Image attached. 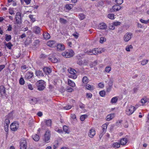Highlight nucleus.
<instances>
[{
  "instance_id": "obj_42",
  "label": "nucleus",
  "mask_w": 149,
  "mask_h": 149,
  "mask_svg": "<svg viewBox=\"0 0 149 149\" xmlns=\"http://www.w3.org/2000/svg\"><path fill=\"white\" fill-rule=\"evenodd\" d=\"M133 48L132 46L131 45H128L126 47L125 49L126 51L128 52L130 51V49H132Z\"/></svg>"
},
{
  "instance_id": "obj_35",
  "label": "nucleus",
  "mask_w": 149,
  "mask_h": 149,
  "mask_svg": "<svg viewBox=\"0 0 149 149\" xmlns=\"http://www.w3.org/2000/svg\"><path fill=\"white\" fill-rule=\"evenodd\" d=\"M11 39V37L10 35H8L6 34L5 35V40L7 41H9Z\"/></svg>"
},
{
  "instance_id": "obj_50",
  "label": "nucleus",
  "mask_w": 149,
  "mask_h": 149,
  "mask_svg": "<svg viewBox=\"0 0 149 149\" xmlns=\"http://www.w3.org/2000/svg\"><path fill=\"white\" fill-rule=\"evenodd\" d=\"M105 132L103 131L102 130L100 132V134L99 135V137L101 139L103 136V135L105 133Z\"/></svg>"
},
{
  "instance_id": "obj_23",
  "label": "nucleus",
  "mask_w": 149,
  "mask_h": 149,
  "mask_svg": "<svg viewBox=\"0 0 149 149\" xmlns=\"http://www.w3.org/2000/svg\"><path fill=\"white\" fill-rule=\"evenodd\" d=\"M46 125L48 126L51 127L52 123V121L51 119L46 120H45Z\"/></svg>"
},
{
  "instance_id": "obj_63",
  "label": "nucleus",
  "mask_w": 149,
  "mask_h": 149,
  "mask_svg": "<svg viewBox=\"0 0 149 149\" xmlns=\"http://www.w3.org/2000/svg\"><path fill=\"white\" fill-rule=\"evenodd\" d=\"M28 68V67H27L26 65H24L21 66V69L22 70H24Z\"/></svg>"
},
{
  "instance_id": "obj_10",
  "label": "nucleus",
  "mask_w": 149,
  "mask_h": 149,
  "mask_svg": "<svg viewBox=\"0 0 149 149\" xmlns=\"http://www.w3.org/2000/svg\"><path fill=\"white\" fill-rule=\"evenodd\" d=\"M133 34L131 33H125L123 37V40L125 42H127L132 38Z\"/></svg>"
},
{
  "instance_id": "obj_41",
  "label": "nucleus",
  "mask_w": 149,
  "mask_h": 149,
  "mask_svg": "<svg viewBox=\"0 0 149 149\" xmlns=\"http://www.w3.org/2000/svg\"><path fill=\"white\" fill-rule=\"evenodd\" d=\"M59 21L60 23L64 24H65L67 22V21L66 20L64 19L63 18H60Z\"/></svg>"
},
{
  "instance_id": "obj_36",
  "label": "nucleus",
  "mask_w": 149,
  "mask_h": 149,
  "mask_svg": "<svg viewBox=\"0 0 149 149\" xmlns=\"http://www.w3.org/2000/svg\"><path fill=\"white\" fill-rule=\"evenodd\" d=\"M37 99L35 98H33L31 100V103L32 104H35L37 102Z\"/></svg>"
},
{
  "instance_id": "obj_33",
  "label": "nucleus",
  "mask_w": 149,
  "mask_h": 149,
  "mask_svg": "<svg viewBox=\"0 0 149 149\" xmlns=\"http://www.w3.org/2000/svg\"><path fill=\"white\" fill-rule=\"evenodd\" d=\"M82 81L83 83L87 84L88 82V79L86 76H84L83 78Z\"/></svg>"
},
{
  "instance_id": "obj_53",
  "label": "nucleus",
  "mask_w": 149,
  "mask_h": 149,
  "mask_svg": "<svg viewBox=\"0 0 149 149\" xmlns=\"http://www.w3.org/2000/svg\"><path fill=\"white\" fill-rule=\"evenodd\" d=\"M113 23L115 26H119L121 24V22H120L118 21L113 22Z\"/></svg>"
},
{
  "instance_id": "obj_8",
  "label": "nucleus",
  "mask_w": 149,
  "mask_h": 149,
  "mask_svg": "<svg viewBox=\"0 0 149 149\" xmlns=\"http://www.w3.org/2000/svg\"><path fill=\"white\" fill-rule=\"evenodd\" d=\"M19 124L17 122H14L12 123L10 125V128L12 131H17L19 127Z\"/></svg>"
},
{
  "instance_id": "obj_4",
  "label": "nucleus",
  "mask_w": 149,
  "mask_h": 149,
  "mask_svg": "<svg viewBox=\"0 0 149 149\" xmlns=\"http://www.w3.org/2000/svg\"><path fill=\"white\" fill-rule=\"evenodd\" d=\"M15 21L14 22V24H19L22 23V17L21 14L20 12H17L15 15Z\"/></svg>"
},
{
  "instance_id": "obj_58",
  "label": "nucleus",
  "mask_w": 149,
  "mask_h": 149,
  "mask_svg": "<svg viewBox=\"0 0 149 149\" xmlns=\"http://www.w3.org/2000/svg\"><path fill=\"white\" fill-rule=\"evenodd\" d=\"M72 108L71 106L70 105H68L65 107H63L64 109L66 110H69L70 109Z\"/></svg>"
},
{
  "instance_id": "obj_34",
  "label": "nucleus",
  "mask_w": 149,
  "mask_h": 149,
  "mask_svg": "<svg viewBox=\"0 0 149 149\" xmlns=\"http://www.w3.org/2000/svg\"><path fill=\"white\" fill-rule=\"evenodd\" d=\"M50 60L52 62L54 63H56L58 61L57 59L54 57H52L50 58Z\"/></svg>"
},
{
  "instance_id": "obj_64",
  "label": "nucleus",
  "mask_w": 149,
  "mask_h": 149,
  "mask_svg": "<svg viewBox=\"0 0 149 149\" xmlns=\"http://www.w3.org/2000/svg\"><path fill=\"white\" fill-rule=\"evenodd\" d=\"M98 86L99 87L102 88L104 87V84L103 83H100L98 84Z\"/></svg>"
},
{
  "instance_id": "obj_60",
  "label": "nucleus",
  "mask_w": 149,
  "mask_h": 149,
  "mask_svg": "<svg viewBox=\"0 0 149 149\" xmlns=\"http://www.w3.org/2000/svg\"><path fill=\"white\" fill-rule=\"evenodd\" d=\"M79 107L82 109H84L85 108V105L84 104L82 103H80L79 104Z\"/></svg>"
},
{
  "instance_id": "obj_15",
  "label": "nucleus",
  "mask_w": 149,
  "mask_h": 149,
  "mask_svg": "<svg viewBox=\"0 0 149 149\" xmlns=\"http://www.w3.org/2000/svg\"><path fill=\"white\" fill-rule=\"evenodd\" d=\"M47 45L50 47H54L56 45V42L53 40H50L47 42Z\"/></svg>"
},
{
  "instance_id": "obj_7",
  "label": "nucleus",
  "mask_w": 149,
  "mask_h": 149,
  "mask_svg": "<svg viewBox=\"0 0 149 149\" xmlns=\"http://www.w3.org/2000/svg\"><path fill=\"white\" fill-rule=\"evenodd\" d=\"M50 133V131L48 130L46 131L44 135L43 141L46 143H48L49 142L51 137Z\"/></svg>"
},
{
  "instance_id": "obj_21",
  "label": "nucleus",
  "mask_w": 149,
  "mask_h": 149,
  "mask_svg": "<svg viewBox=\"0 0 149 149\" xmlns=\"http://www.w3.org/2000/svg\"><path fill=\"white\" fill-rule=\"evenodd\" d=\"M127 140L126 138H123L120 141V144L121 145H124L127 143Z\"/></svg>"
},
{
  "instance_id": "obj_19",
  "label": "nucleus",
  "mask_w": 149,
  "mask_h": 149,
  "mask_svg": "<svg viewBox=\"0 0 149 149\" xmlns=\"http://www.w3.org/2000/svg\"><path fill=\"white\" fill-rule=\"evenodd\" d=\"M35 74L38 77H43L45 75L41 71L39 70L36 71Z\"/></svg>"
},
{
  "instance_id": "obj_9",
  "label": "nucleus",
  "mask_w": 149,
  "mask_h": 149,
  "mask_svg": "<svg viewBox=\"0 0 149 149\" xmlns=\"http://www.w3.org/2000/svg\"><path fill=\"white\" fill-rule=\"evenodd\" d=\"M27 145V141L25 139L21 140L19 142L20 149H26Z\"/></svg>"
},
{
  "instance_id": "obj_37",
  "label": "nucleus",
  "mask_w": 149,
  "mask_h": 149,
  "mask_svg": "<svg viewBox=\"0 0 149 149\" xmlns=\"http://www.w3.org/2000/svg\"><path fill=\"white\" fill-rule=\"evenodd\" d=\"M109 29L111 30H113L115 28V26L113 22L109 24Z\"/></svg>"
},
{
  "instance_id": "obj_24",
  "label": "nucleus",
  "mask_w": 149,
  "mask_h": 149,
  "mask_svg": "<svg viewBox=\"0 0 149 149\" xmlns=\"http://www.w3.org/2000/svg\"><path fill=\"white\" fill-rule=\"evenodd\" d=\"M86 88L89 90L92 91L94 90V88L93 86H91L90 85L88 84H87L86 86Z\"/></svg>"
},
{
  "instance_id": "obj_59",
  "label": "nucleus",
  "mask_w": 149,
  "mask_h": 149,
  "mask_svg": "<svg viewBox=\"0 0 149 149\" xmlns=\"http://www.w3.org/2000/svg\"><path fill=\"white\" fill-rule=\"evenodd\" d=\"M86 97L88 98H91L92 96V94L91 93H86Z\"/></svg>"
},
{
  "instance_id": "obj_62",
  "label": "nucleus",
  "mask_w": 149,
  "mask_h": 149,
  "mask_svg": "<svg viewBox=\"0 0 149 149\" xmlns=\"http://www.w3.org/2000/svg\"><path fill=\"white\" fill-rule=\"evenodd\" d=\"M9 13L11 15H14L15 14V13L14 12V11L12 9H9Z\"/></svg>"
},
{
  "instance_id": "obj_52",
  "label": "nucleus",
  "mask_w": 149,
  "mask_h": 149,
  "mask_svg": "<svg viewBox=\"0 0 149 149\" xmlns=\"http://www.w3.org/2000/svg\"><path fill=\"white\" fill-rule=\"evenodd\" d=\"M111 70V68L110 67H107L105 68V70L107 72H109Z\"/></svg>"
},
{
  "instance_id": "obj_3",
  "label": "nucleus",
  "mask_w": 149,
  "mask_h": 149,
  "mask_svg": "<svg viewBox=\"0 0 149 149\" xmlns=\"http://www.w3.org/2000/svg\"><path fill=\"white\" fill-rule=\"evenodd\" d=\"M102 51L99 48H95L93 50H89L87 51L86 53L90 55H97L98 54L101 53Z\"/></svg>"
},
{
  "instance_id": "obj_29",
  "label": "nucleus",
  "mask_w": 149,
  "mask_h": 149,
  "mask_svg": "<svg viewBox=\"0 0 149 149\" xmlns=\"http://www.w3.org/2000/svg\"><path fill=\"white\" fill-rule=\"evenodd\" d=\"M108 125V123H105L102 126V130L103 131L106 132L107 129V126Z\"/></svg>"
},
{
  "instance_id": "obj_26",
  "label": "nucleus",
  "mask_w": 149,
  "mask_h": 149,
  "mask_svg": "<svg viewBox=\"0 0 149 149\" xmlns=\"http://www.w3.org/2000/svg\"><path fill=\"white\" fill-rule=\"evenodd\" d=\"M0 92L1 95L4 94L5 93V88L3 86H0Z\"/></svg>"
},
{
  "instance_id": "obj_11",
  "label": "nucleus",
  "mask_w": 149,
  "mask_h": 149,
  "mask_svg": "<svg viewBox=\"0 0 149 149\" xmlns=\"http://www.w3.org/2000/svg\"><path fill=\"white\" fill-rule=\"evenodd\" d=\"M107 25L104 22L100 23L97 26L98 29L101 30H105L107 28Z\"/></svg>"
},
{
  "instance_id": "obj_32",
  "label": "nucleus",
  "mask_w": 149,
  "mask_h": 149,
  "mask_svg": "<svg viewBox=\"0 0 149 149\" xmlns=\"http://www.w3.org/2000/svg\"><path fill=\"white\" fill-rule=\"evenodd\" d=\"M73 6L71 4H67L66 5L65 7L66 9L70 10L72 9Z\"/></svg>"
},
{
  "instance_id": "obj_14",
  "label": "nucleus",
  "mask_w": 149,
  "mask_h": 149,
  "mask_svg": "<svg viewBox=\"0 0 149 149\" xmlns=\"http://www.w3.org/2000/svg\"><path fill=\"white\" fill-rule=\"evenodd\" d=\"M43 70L45 74H48L52 72V70L50 68L45 67L43 68Z\"/></svg>"
},
{
  "instance_id": "obj_47",
  "label": "nucleus",
  "mask_w": 149,
  "mask_h": 149,
  "mask_svg": "<svg viewBox=\"0 0 149 149\" xmlns=\"http://www.w3.org/2000/svg\"><path fill=\"white\" fill-rule=\"evenodd\" d=\"M48 88L49 89V91H53L54 89V86L51 84H49V85Z\"/></svg>"
},
{
  "instance_id": "obj_27",
  "label": "nucleus",
  "mask_w": 149,
  "mask_h": 149,
  "mask_svg": "<svg viewBox=\"0 0 149 149\" xmlns=\"http://www.w3.org/2000/svg\"><path fill=\"white\" fill-rule=\"evenodd\" d=\"M68 84L72 87H75V83L70 79H68Z\"/></svg>"
},
{
  "instance_id": "obj_54",
  "label": "nucleus",
  "mask_w": 149,
  "mask_h": 149,
  "mask_svg": "<svg viewBox=\"0 0 149 149\" xmlns=\"http://www.w3.org/2000/svg\"><path fill=\"white\" fill-rule=\"evenodd\" d=\"M97 64V62L96 61H94L93 63L90 64V66L91 68L93 67V66H95Z\"/></svg>"
},
{
  "instance_id": "obj_45",
  "label": "nucleus",
  "mask_w": 149,
  "mask_h": 149,
  "mask_svg": "<svg viewBox=\"0 0 149 149\" xmlns=\"http://www.w3.org/2000/svg\"><path fill=\"white\" fill-rule=\"evenodd\" d=\"M79 17L81 19L83 20L85 18V15L83 13H81L79 15Z\"/></svg>"
},
{
  "instance_id": "obj_46",
  "label": "nucleus",
  "mask_w": 149,
  "mask_h": 149,
  "mask_svg": "<svg viewBox=\"0 0 149 149\" xmlns=\"http://www.w3.org/2000/svg\"><path fill=\"white\" fill-rule=\"evenodd\" d=\"M29 17L31 19V20L32 22H34L36 21L35 19L33 17V15H30L29 16Z\"/></svg>"
},
{
  "instance_id": "obj_25",
  "label": "nucleus",
  "mask_w": 149,
  "mask_h": 149,
  "mask_svg": "<svg viewBox=\"0 0 149 149\" xmlns=\"http://www.w3.org/2000/svg\"><path fill=\"white\" fill-rule=\"evenodd\" d=\"M43 35L44 38L46 40H47L50 38V35L47 32L44 33Z\"/></svg>"
},
{
  "instance_id": "obj_28",
  "label": "nucleus",
  "mask_w": 149,
  "mask_h": 149,
  "mask_svg": "<svg viewBox=\"0 0 149 149\" xmlns=\"http://www.w3.org/2000/svg\"><path fill=\"white\" fill-rule=\"evenodd\" d=\"M120 146V144L118 142H114L112 145V147L115 148H118Z\"/></svg>"
},
{
  "instance_id": "obj_17",
  "label": "nucleus",
  "mask_w": 149,
  "mask_h": 149,
  "mask_svg": "<svg viewBox=\"0 0 149 149\" xmlns=\"http://www.w3.org/2000/svg\"><path fill=\"white\" fill-rule=\"evenodd\" d=\"M33 76L32 72H28L25 74V78L26 79H29L31 78Z\"/></svg>"
},
{
  "instance_id": "obj_1",
  "label": "nucleus",
  "mask_w": 149,
  "mask_h": 149,
  "mask_svg": "<svg viewBox=\"0 0 149 149\" xmlns=\"http://www.w3.org/2000/svg\"><path fill=\"white\" fill-rule=\"evenodd\" d=\"M36 84L38 87L37 89L40 91L43 90L45 88V83L43 80H40L38 81Z\"/></svg>"
},
{
  "instance_id": "obj_40",
  "label": "nucleus",
  "mask_w": 149,
  "mask_h": 149,
  "mask_svg": "<svg viewBox=\"0 0 149 149\" xmlns=\"http://www.w3.org/2000/svg\"><path fill=\"white\" fill-rule=\"evenodd\" d=\"M87 117V116L86 115H81L80 118V119L81 121H83Z\"/></svg>"
},
{
  "instance_id": "obj_16",
  "label": "nucleus",
  "mask_w": 149,
  "mask_h": 149,
  "mask_svg": "<svg viewBox=\"0 0 149 149\" xmlns=\"http://www.w3.org/2000/svg\"><path fill=\"white\" fill-rule=\"evenodd\" d=\"M33 32L36 34H38L40 32V28L38 26H35L33 28Z\"/></svg>"
},
{
  "instance_id": "obj_61",
  "label": "nucleus",
  "mask_w": 149,
  "mask_h": 149,
  "mask_svg": "<svg viewBox=\"0 0 149 149\" xmlns=\"http://www.w3.org/2000/svg\"><path fill=\"white\" fill-rule=\"evenodd\" d=\"M147 102L146 99L145 98H143L141 100V102L142 104H145Z\"/></svg>"
},
{
  "instance_id": "obj_30",
  "label": "nucleus",
  "mask_w": 149,
  "mask_h": 149,
  "mask_svg": "<svg viewBox=\"0 0 149 149\" xmlns=\"http://www.w3.org/2000/svg\"><path fill=\"white\" fill-rule=\"evenodd\" d=\"M64 131L66 133L68 134L69 133V130L68 127L66 126H64L63 127Z\"/></svg>"
},
{
  "instance_id": "obj_38",
  "label": "nucleus",
  "mask_w": 149,
  "mask_h": 149,
  "mask_svg": "<svg viewBox=\"0 0 149 149\" xmlns=\"http://www.w3.org/2000/svg\"><path fill=\"white\" fill-rule=\"evenodd\" d=\"M5 45L7 47L10 49H11V47L13 46L10 42H9L8 43H6Z\"/></svg>"
},
{
  "instance_id": "obj_49",
  "label": "nucleus",
  "mask_w": 149,
  "mask_h": 149,
  "mask_svg": "<svg viewBox=\"0 0 149 149\" xmlns=\"http://www.w3.org/2000/svg\"><path fill=\"white\" fill-rule=\"evenodd\" d=\"M10 123V120L8 119H5L4 122L5 125H8Z\"/></svg>"
},
{
  "instance_id": "obj_6",
  "label": "nucleus",
  "mask_w": 149,
  "mask_h": 149,
  "mask_svg": "<svg viewBox=\"0 0 149 149\" xmlns=\"http://www.w3.org/2000/svg\"><path fill=\"white\" fill-rule=\"evenodd\" d=\"M68 71L70 74L69 76L70 78L73 79H76L77 78V75H76V71L73 68H69L68 69Z\"/></svg>"
},
{
  "instance_id": "obj_48",
  "label": "nucleus",
  "mask_w": 149,
  "mask_h": 149,
  "mask_svg": "<svg viewBox=\"0 0 149 149\" xmlns=\"http://www.w3.org/2000/svg\"><path fill=\"white\" fill-rule=\"evenodd\" d=\"M106 38H105L101 37L100 38V43H102L106 41Z\"/></svg>"
},
{
  "instance_id": "obj_51",
  "label": "nucleus",
  "mask_w": 149,
  "mask_h": 149,
  "mask_svg": "<svg viewBox=\"0 0 149 149\" xmlns=\"http://www.w3.org/2000/svg\"><path fill=\"white\" fill-rule=\"evenodd\" d=\"M115 2L117 4L120 5L123 2V0H115Z\"/></svg>"
},
{
  "instance_id": "obj_2",
  "label": "nucleus",
  "mask_w": 149,
  "mask_h": 149,
  "mask_svg": "<svg viewBox=\"0 0 149 149\" xmlns=\"http://www.w3.org/2000/svg\"><path fill=\"white\" fill-rule=\"evenodd\" d=\"M135 107L132 105H128L126 107L125 109V113L127 115L132 114L136 110Z\"/></svg>"
},
{
  "instance_id": "obj_31",
  "label": "nucleus",
  "mask_w": 149,
  "mask_h": 149,
  "mask_svg": "<svg viewBox=\"0 0 149 149\" xmlns=\"http://www.w3.org/2000/svg\"><path fill=\"white\" fill-rule=\"evenodd\" d=\"M33 139L36 141H38L40 139L39 136L37 134L32 136Z\"/></svg>"
},
{
  "instance_id": "obj_13",
  "label": "nucleus",
  "mask_w": 149,
  "mask_h": 149,
  "mask_svg": "<svg viewBox=\"0 0 149 149\" xmlns=\"http://www.w3.org/2000/svg\"><path fill=\"white\" fill-rule=\"evenodd\" d=\"M121 7L119 5H114L113 7L112 8L111 10V12L113 11H117L120 10Z\"/></svg>"
},
{
  "instance_id": "obj_39",
  "label": "nucleus",
  "mask_w": 149,
  "mask_h": 149,
  "mask_svg": "<svg viewBox=\"0 0 149 149\" xmlns=\"http://www.w3.org/2000/svg\"><path fill=\"white\" fill-rule=\"evenodd\" d=\"M108 17L111 19H114V15L113 14H109L108 15Z\"/></svg>"
},
{
  "instance_id": "obj_12",
  "label": "nucleus",
  "mask_w": 149,
  "mask_h": 149,
  "mask_svg": "<svg viewBox=\"0 0 149 149\" xmlns=\"http://www.w3.org/2000/svg\"><path fill=\"white\" fill-rule=\"evenodd\" d=\"M95 134V131L93 128L89 130L88 133L89 136L91 138H93Z\"/></svg>"
},
{
  "instance_id": "obj_56",
  "label": "nucleus",
  "mask_w": 149,
  "mask_h": 149,
  "mask_svg": "<svg viewBox=\"0 0 149 149\" xmlns=\"http://www.w3.org/2000/svg\"><path fill=\"white\" fill-rule=\"evenodd\" d=\"M77 63L80 65H83V61L81 60L79 58L78 60L77 61Z\"/></svg>"
},
{
  "instance_id": "obj_55",
  "label": "nucleus",
  "mask_w": 149,
  "mask_h": 149,
  "mask_svg": "<svg viewBox=\"0 0 149 149\" xmlns=\"http://www.w3.org/2000/svg\"><path fill=\"white\" fill-rule=\"evenodd\" d=\"M100 94L102 97H104L105 94V91H101L100 92Z\"/></svg>"
},
{
  "instance_id": "obj_5",
  "label": "nucleus",
  "mask_w": 149,
  "mask_h": 149,
  "mask_svg": "<svg viewBox=\"0 0 149 149\" xmlns=\"http://www.w3.org/2000/svg\"><path fill=\"white\" fill-rule=\"evenodd\" d=\"M74 55V52L73 50H70L68 51H65L62 53V55L66 58L72 57Z\"/></svg>"
},
{
  "instance_id": "obj_43",
  "label": "nucleus",
  "mask_w": 149,
  "mask_h": 149,
  "mask_svg": "<svg viewBox=\"0 0 149 149\" xmlns=\"http://www.w3.org/2000/svg\"><path fill=\"white\" fill-rule=\"evenodd\" d=\"M148 62V60L146 59L143 60L141 61V64L143 65H144L147 64Z\"/></svg>"
},
{
  "instance_id": "obj_57",
  "label": "nucleus",
  "mask_w": 149,
  "mask_h": 149,
  "mask_svg": "<svg viewBox=\"0 0 149 149\" xmlns=\"http://www.w3.org/2000/svg\"><path fill=\"white\" fill-rule=\"evenodd\" d=\"M140 21L142 23H144L145 24H147L148 23V20H145L142 19H141L140 20Z\"/></svg>"
},
{
  "instance_id": "obj_22",
  "label": "nucleus",
  "mask_w": 149,
  "mask_h": 149,
  "mask_svg": "<svg viewBox=\"0 0 149 149\" xmlns=\"http://www.w3.org/2000/svg\"><path fill=\"white\" fill-rule=\"evenodd\" d=\"M118 98L117 97H113L111 100V103L112 104L116 103L118 101Z\"/></svg>"
},
{
  "instance_id": "obj_18",
  "label": "nucleus",
  "mask_w": 149,
  "mask_h": 149,
  "mask_svg": "<svg viewBox=\"0 0 149 149\" xmlns=\"http://www.w3.org/2000/svg\"><path fill=\"white\" fill-rule=\"evenodd\" d=\"M115 117V114L112 113L108 115L106 117V120L107 121H109L112 120Z\"/></svg>"
},
{
  "instance_id": "obj_20",
  "label": "nucleus",
  "mask_w": 149,
  "mask_h": 149,
  "mask_svg": "<svg viewBox=\"0 0 149 149\" xmlns=\"http://www.w3.org/2000/svg\"><path fill=\"white\" fill-rule=\"evenodd\" d=\"M57 49L58 51L63 50L65 49V47L64 45L61 44H59L57 45Z\"/></svg>"
},
{
  "instance_id": "obj_44",
  "label": "nucleus",
  "mask_w": 149,
  "mask_h": 149,
  "mask_svg": "<svg viewBox=\"0 0 149 149\" xmlns=\"http://www.w3.org/2000/svg\"><path fill=\"white\" fill-rule=\"evenodd\" d=\"M19 83L20 84L23 85L24 84V81L23 77L20 78L19 80Z\"/></svg>"
}]
</instances>
